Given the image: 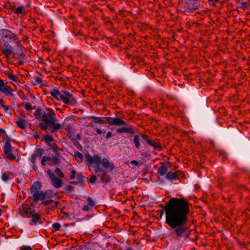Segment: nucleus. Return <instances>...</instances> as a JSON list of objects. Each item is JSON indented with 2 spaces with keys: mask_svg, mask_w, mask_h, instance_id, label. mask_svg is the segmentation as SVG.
I'll use <instances>...</instances> for the list:
<instances>
[{
  "mask_svg": "<svg viewBox=\"0 0 250 250\" xmlns=\"http://www.w3.org/2000/svg\"><path fill=\"white\" fill-rule=\"evenodd\" d=\"M60 100L62 101L64 104H70L74 100V98L71 94L66 91H62Z\"/></svg>",
  "mask_w": 250,
  "mask_h": 250,
  "instance_id": "obj_8",
  "label": "nucleus"
},
{
  "mask_svg": "<svg viewBox=\"0 0 250 250\" xmlns=\"http://www.w3.org/2000/svg\"><path fill=\"white\" fill-rule=\"evenodd\" d=\"M3 102V100L0 99V104L1 105L2 104Z\"/></svg>",
  "mask_w": 250,
  "mask_h": 250,
  "instance_id": "obj_47",
  "label": "nucleus"
},
{
  "mask_svg": "<svg viewBox=\"0 0 250 250\" xmlns=\"http://www.w3.org/2000/svg\"><path fill=\"white\" fill-rule=\"evenodd\" d=\"M165 178L168 180H173L176 179V175L175 172H168L167 173Z\"/></svg>",
  "mask_w": 250,
  "mask_h": 250,
  "instance_id": "obj_18",
  "label": "nucleus"
},
{
  "mask_svg": "<svg viewBox=\"0 0 250 250\" xmlns=\"http://www.w3.org/2000/svg\"><path fill=\"white\" fill-rule=\"evenodd\" d=\"M0 38L5 42H14V47H19L21 46L20 41L17 39V36L10 31L6 29L0 30Z\"/></svg>",
  "mask_w": 250,
  "mask_h": 250,
  "instance_id": "obj_4",
  "label": "nucleus"
},
{
  "mask_svg": "<svg viewBox=\"0 0 250 250\" xmlns=\"http://www.w3.org/2000/svg\"><path fill=\"white\" fill-rule=\"evenodd\" d=\"M41 186L40 183L39 182H35L32 186V190H38V189Z\"/></svg>",
  "mask_w": 250,
  "mask_h": 250,
  "instance_id": "obj_25",
  "label": "nucleus"
},
{
  "mask_svg": "<svg viewBox=\"0 0 250 250\" xmlns=\"http://www.w3.org/2000/svg\"><path fill=\"white\" fill-rule=\"evenodd\" d=\"M1 179L3 182L6 183L9 180V177L5 174H3L1 176Z\"/></svg>",
  "mask_w": 250,
  "mask_h": 250,
  "instance_id": "obj_32",
  "label": "nucleus"
},
{
  "mask_svg": "<svg viewBox=\"0 0 250 250\" xmlns=\"http://www.w3.org/2000/svg\"><path fill=\"white\" fill-rule=\"evenodd\" d=\"M126 250H132L131 249L128 248V249H127Z\"/></svg>",
  "mask_w": 250,
  "mask_h": 250,
  "instance_id": "obj_48",
  "label": "nucleus"
},
{
  "mask_svg": "<svg viewBox=\"0 0 250 250\" xmlns=\"http://www.w3.org/2000/svg\"><path fill=\"white\" fill-rule=\"evenodd\" d=\"M96 131H97V133L99 134H101L103 133V131L101 129H99V128H98L96 130Z\"/></svg>",
  "mask_w": 250,
  "mask_h": 250,
  "instance_id": "obj_44",
  "label": "nucleus"
},
{
  "mask_svg": "<svg viewBox=\"0 0 250 250\" xmlns=\"http://www.w3.org/2000/svg\"><path fill=\"white\" fill-rule=\"evenodd\" d=\"M131 163L132 164H134V165H137L138 162H137V161H132L131 162Z\"/></svg>",
  "mask_w": 250,
  "mask_h": 250,
  "instance_id": "obj_45",
  "label": "nucleus"
},
{
  "mask_svg": "<svg viewBox=\"0 0 250 250\" xmlns=\"http://www.w3.org/2000/svg\"><path fill=\"white\" fill-rule=\"evenodd\" d=\"M208 1L211 2L213 4H215V3L218 2L219 0H208Z\"/></svg>",
  "mask_w": 250,
  "mask_h": 250,
  "instance_id": "obj_42",
  "label": "nucleus"
},
{
  "mask_svg": "<svg viewBox=\"0 0 250 250\" xmlns=\"http://www.w3.org/2000/svg\"><path fill=\"white\" fill-rule=\"evenodd\" d=\"M42 83V79L38 76L35 77L34 78L33 84L35 85H39Z\"/></svg>",
  "mask_w": 250,
  "mask_h": 250,
  "instance_id": "obj_23",
  "label": "nucleus"
},
{
  "mask_svg": "<svg viewBox=\"0 0 250 250\" xmlns=\"http://www.w3.org/2000/svg\"><path fill=\"white\" fill-rule=\"evenodd\" d=\"M39 126L42 129L46 130V131H49L50 132V128L49 127V125L48 124H44L42 123L39 124Z\"/></svg>",
  "mask_w": 250,
  "mask_h": 250,
  "instance_id": "obj_19",
  "label": "nucleus"
},
{
  "mask_svg": "<svg viewBox=\"0 0 250 250\" xmlns=\"http://www.w3.org/2000/svg\"><path fill=\"white\" fill-rule=\"evenodd\" d=\"M50 160V158L46 156H43L42 159V165L44 166L45 163Z\"/></svg>",
  "mask_w": 250,
  "mask_h": 250,
  "instance_id": "obj_28",
  "label": "nucleus"
},
{
  "mask_svg": "<svg viewBox=\"0 0 250 250\" xmlns=\"http://www.w3.org/2000/svg\"><path fill=\"white\" fill-rule=\"evenodd\" d=\"M147 142L149 145L153 146L154 147L157 148L159 146V145L157 143H152L151 141L149 140H147Z\"/></svg>",
  "mask_w": 250,
  "mask_h": 250,
  "instance_id": "obj_33",
  "label": "nucleus"
},
{
  "mask_svg": "<svg viewBox=\"0 0 250 250\" xmlns=\"http://www.w3.org/2000/svg\"><path fill=\"white\" fill-rule=\"evenodd\" d=\"M112 133L110 131H108L106 135V138L108 139L111 137Z\"/></svg>",
  "mask_w": 250,
  "mask_h": 250,
  "instance_id": "obj_39",
  "label": "nucleus"
},
{
  "mask_svg": "<svg viewBox=\"0 0 250 250\" xmlns=\"http://www.w3.org/2000/svg\"><path fill=\"white\" fill-rule=\"evenodd\" d=\"M23 9V7H22V6L18 7L16 9L15 12L17 14H21V13H22Z\"/></svg>",
  "mask_w": 250,
  "mask_h": 250,
  "instance_id": "obj_34",
  "label": "nucleus"
},
{
  "mask_svg": "<svg viewBox=\"0 0 250 250\" xmlns=\"http://www.w3.org/2000/svg\"><path fill=\"white\" fill-rule=\"evenodd\" d=\"M133 143L137 149L140 148V137L139 135H135L133 138Z\"/></svg>",
  "mask_w": 250,
  "mask_h": 250,
  "instance_id": "obj_17",
  "label": "nucleus"
},
{
  "mask_svg": "<svg viewBox=\"0 0 250 250\" xmlns=\"http://www.w3.org/2000/svg\"><path fill=\"white\" fill-rule=\"evenodd\" d=\"M3 45V48L2 49V52L4 55L7 57L8 55L12 52L13 47L11 45H10L6 42H4Z\"/></svg>",
  "mask_w": 250,
  "mask_h": 250,
  "instance_id": "obj_12",
  "label": "nucleus"
},
{
  "mask_svg": "<svg viewBox=\"0 0 250 250\" xmlns=\"http://www.w3.org/2000/svg\"><path fill=\"white\" fill-rule=\"evenodd\" d=\"M84 161L86 164L93 168L96 173L105 174L111 171L114 168V165L112 162H109L106 158L102 159L98 154H95L92 156L87 154L85 155Z\"/></svg>",
  "mask_w": 250,
  "mask_h": 250,
  "instance_id": "obj_2",
  "label": "nucleus"
},
{
  "mask_svg": "<svg viewBox=\"0 0 250 250\" xmlns=\"http://www.w3.org/2000/svg\"><path fill=\"white\" fill-rule=\"evenodd\" d=\"M41 149H37V153L32 155L30 158V161L33 164H34V163H35L36 158L38 155L39 156V157H41L42 155V153L41 152Z\"/></svg>",
  "mask_w": 250,
  "mask_h": 250,
  "instance_id": "obj_15",
  "label": "nucleus"
},
{
  "mask_svg": "<svg viewBox=\"0 0 250 250\" xmlns=\"http://www.w3.org/2000/svg\"><path fill=\"white\" fill-rule=\"evenodd\" d=\"M16 123L17 125L21 128L23 129L25 127L26 122L24 120L22 119H19L17 121Z\"/></svg>",
  "mask_w": 250,
  "mask_h": 250,
  "instance_id": "obj_16",
  "label": "nucleus"
},
{
  "mask_svg": "<svg viewBox=\"0 0 250 250\" xmlns=\"http://www.w3.org/2000/svg\"><path fill=\"white\" fill-rule=\"evenodd\" d=\"M108 121L110 125H126V123L120 118H109Z\"/></svg>",
  "mask_w": 250,
  "mask_h": 250,
  "instance_id": "obj_10",
  "label": "nucleus"
},
{
  "mask_svg": "<svg viewBox=\"0 0 250 250\" xmlns=\"http://www.w3.org/2000/svg\"><path fill=\"white\" fill-rule=\"evenodd\" d=\"M8 78L10 79L11 80L14 81L16 83H17V77L14 74H10L8 76Z\"/></svg>",
  "mask_w": 250,
  "mask_h": 250,
  "instance_id": "obj_30",
  "label": "nucleus"
},
{
  "mask_svg": "<svg viewBox=\"0 0 250 250\" xmlns=\"http://www.w3.org/2000/svg\"><path fill=\"white\" fill-rule=\"evenodd\" d=\"M238 6L240 8L246 10L248 8L247 3L243 1H239L238 2Z\"/></svg>",
  "mask_w": 250,
  "mask_h": 250,
  "instance_id": "obj_20",
  "label": "nucleus"
},
{
  "mask_svg": "<svg viewBox=\"0 0 250 250\" xmlns=\"http://www.w3.org/2000/svg\"><path fill=\"white\" fill-rule=\"evenodd\" d=\"M40 216L38 213H34L32 215V222L30 223L31 225H36L39 223V219Z\"/></svg>",
  "mask_w": 250,
  "mask_h": 250,
  "instance_id": "obj_14",
  "label": "nucleus"
},
{
  "mask_svg": "<svg viewBox=\"0 0 250 250\" xmlns=\"http://www.w3.org/2000/svg\"><path fill=\"white\" fill-rule=\"evenodd\" d=\"M13 91L10 86L7 85L6 83L0 79V92L6 96L13 97L14 96Z\"/></svg>",
  "mask_w": 250,
  "mask_h": 250,
  "instance_id": "obj_6",
  "label": "nucleus"
},
{
  "mask_svg": "<svg viewBox=\"0 0 250 250\" xmlns=\"http://www.w3.org/2000/svg\"><path fill=\"white\" fill-rule=\"evenodd\" d=\"M75 157H78V158H80V159H83V155L81 153L79 152H77L76 153H75Z\"/></svg>",
  "mask_w": 250,
  "mask_h": 250,
  "instance_id": "obj_36",
  "label": "nucleus"
},
{
  "mask_svg": "<svg viewBox=\"0 0 250 250\" xmlns=\"http://www.w3.org/2000/svg\"><path fill=\"white\" fill-rule=\"evenodd\" d=\"M87 205H88L91 208L93 207L95 205L94 202L90 198H88L87 199Z\"/></svg>",
  "mask_w": 250,
  "mask_h": 250,
  "instance_id": "obj_27",
  "label": "nucleus"
},
{
  "mask_svg": "<svg viewBox=\"0 0 250 250\" xmlns=\"http://www.w3.org/2000/svg\"><path fill=\"white\" fill-rule=\"evenodd\" d=\"M44 139H45L46 143L48 145H49V146L51 145L50 144L53 141V138L51 135H46L44 137Z\"/></svg>",
  "mask_w": 250,
  "mask_h": 250,
  "instance_id": "obj_22",
  "label": "nucleus"
},
{
  "mask_svg": "<svg viewBox=\"0 0 250 250\" xmlns=\"http://www.w3.org/2000/svg\"><path fill=\"white\" fill-rule=\"evenodd\" d=\"M23 105H24V106L25 107V108L27 110H31L32 109V103H30V102H25L23 104Z\"/></svg>",
  "mask_w": 250,
  "mask_h": 250,
  "instance_id": "obj_24",
  "label": "nucleus"
},
{
  "mask_svg": "<svg viewBox=\"0 0 250 250\" xmlns=\"http://www.w3.org/2000/svg\"><path fill=\"white\" fill-rule=\"evenodd\" d=\"M55 173L58 175L60 177H63V174L62 173L61 170L59 168H56L54 171Z\"/></svg>",
  "mask_w": 250,
  "mask_h": 250,
  "instance_id": "obj_26",
  "label": "nucleus"
},
{
  "mask_svg": "<svg viewBox=\"0 0 250 250\" xmlns=\"http://www.w3.org/2000/svg\"><path fill=\"white\" fill-rule=\"evenodd\" d=\"M21 250H32V249H31V247H25V248L21 249Z\"/></svg>",
  "mask_w": 250,
  "mask_h": 250,
  "instance_id": "obj_43",
  "label": "nucleus"
},
{
  "mask_svg": "<svg viewBox=\"0 0 250 250\" xmlns=\"http://www.w3.org/2000/svg\"><path fill=\"white\" fill-rule=\"evenodd\" d=\"M90 118H92V119H94V122L95 123H99V124L102 123V120L100 118L96 117L94 116H91Z\"/></svg>",
  "mask_w": 250,
  "mask_h": 250,
  "instance_id": "obj_31",
  "label": "nucleus"
},
{
  "mask_svg": "<svg viewBox=\"0 0 250 250\" xmlns=\"http://www.w3.org/2000/svg\"><path fill=\"white\" fill-rule=\"evenodd\" d=\"M97 180V177L96 176H94V175H93L91 177V178H90V179L89 180V181L90 183H94L95 182V181H96Z\"/></svg>",
  "mask_w": 250,
  "mask_h": 250,
  "instance_id": "obj_35",
  "label": "nucleus"
},
{
  "mask_svg": "<svg viewBox=\"0 0 250 250\" xmlns=\"http://www.w3.org/2000/svg\"><path fill=\"white\" fill-rule=\"evenodd\" d=\"M52 228L55 230H59L61 228V225L58 223H54L52 225Z\"/></svg>",
  "mask_w": 250,
  "mask_h": 250,
  "instance_id": "obj_29",
  "label": "nucleus"
},
{
  "mask_svg": "<svg viewBox=\"0 0 250 250\" xmlns=\"http://www.w3.org/2000/svg\"><path fill=\"white\" fill-rule=\"evenodd\" d=\"M33 197L35 200L44 201L45 200V195L42 191L35 190L33 191Z\"/></svg>",
  "mask_w": 250,
  "mask_h": 250,
  "instance_id": "obj_11",
  "label": "nucleus"
},
{
  "mask_svg": "<svg viewBox=\"0 0 250 250\" xmlns=\"http://www.w3.org/2000/svg\"><path fill=\"white\" fill-rule=\"evenodd\" d=\"M158 172L161 175H164L167 171L166 167H161L158 168Z\"/></svg>",
  "mask_w": 250,
  "mask_h": 250,
  "instance_id": "obj_21",
  "label": "nucleus"
},
{
  "mask_svg": "<svg viewBox=\"0 0 250 250\" xmlns=\"http://www.w3.org/2000/svg\"><path fill=\"white\" fill-rule=\"evenodd\" d=\"M61 94H62V91L60 92L57 89H53L50 92L51 95L58 100H60Z\"/></svg>",
  "mask_w": 250,
  "mask_h": 250,
  "instance_id": "obj_13",
  "label": "nucleus"
},
{
  "mask_svg": "<svg viewBox=\"0 0 250 250\" xmlns=\"http://www.w3.org/2000/svg\"><path fill=\"white\" fill-rule=\"evenodd\" d=\"M141 137L142 138V139L144 140H145V141H146V142H147V140H149L148 137L146 136L145 135H141Z\"/></svg>",
  "mask_w": 250,
  "mask_h": 250,
  "instance_id": "obj_40",
  "label": "nucleus"
},
{
  "mask_svg": "<svg viewBox=\"0 0 250 250\" xmlns=\"http://www.w3.org/2000/svg\"><path fill=\"white\" fill-rule=\"evenodd\" d=\"M55 114L49 110L42 115V120L44 123L48 124L51 132H54L61 127L60 124L55 123Z\"/></svg>",
  "mask_w": 250,
  "mask_h": 250,
  "instance_id": "obj_3",
  "label": "nucleus"
},
{
  "mask_svg": "<svg viewBox=\"0 0 250 250\" xmlns=\"http://www.w3.org/2000/svg\"><path fill=\"white\" fill-rule=\"evenodd\" d=\"M124 126L120 127L116 129L117 133H125L128 134L134 133V130L131 125H124Z\"/></svg>",
  "mask_w": 250,
  "mask_h": 250,
  "instance_id": "obj_9",
  "label": "nucleus"
},
{
  "mask_svg": "<svg viewBox=\"0 0 250 250\" xmlns=\"http://www.w3.org/2000/svg\"><path fill=\"white\" fill-rule=\"evenodd\" d=\"M1 210L0 209V216H1Z\"/></svg>",
  "mask_w": 250,
  "mask_h": 250,
  "instance_id": "obj_49",
  "label": "nucleus"
},
{
  "mask_svg": "<svg viewBox=\"0 0 250 250\" xmlns=\"http://www.w3.org/2000/svg\"><path fill=\"white\" fill-rule=\"evenodd\" d=\"M90 208L91 207H90L88 205H86L84 206V207L83 208V210H84L85 211H87L90 209Z\"/></svg>",
  "mask_w": 250,
  "mask_h": 250,
  "instance_id": "obj_38",
  "label": "nucleus"
},
{
  "mask_svg": "<svg viewBox=\"0 0 250 250\" xmlns=\"http://www.w3.org/2000/svg\"><path fill=\"white\" fill-rule=\"evenodd\" d=\"M46 173L49 176L51 180L53 186L55 188H60L62 187V181L58 178L55 177L54 174L52 173V171L50 169L46 170Z\"/></svg>",
  "mask_w": 250,
  "mask_h": 250,
  "instance_id": "obj_7",
  "label": "nucleus"
},
{
  "mask_svg": "<svg viewBox=\"0 0 250 250\" xmlns=\"http://www.w3.org/2000/svg\"><path fill=\"white\" fill-rule=\"evenodd\" d=\"M16 149L12 147L8 140L6 141L3 148L4 156L12 160L18 162L20 160V157L16 155Z\"/></svg>",
  "mask_w": 250,
  "mask_h": 250,
  "instance_id": "obj_5",
  "label": "nucleus"
},
{
  "mask_svg": "<svg viewBox=\"0 0 250 250\" xmlns=\"http://www.w3.org/2000/svg\"><path fill=\"white\" fill-rule=\"evenodd\" d=\"M166 222L178 236L188 237L189 231L186 226L189 207L180 199L171 198L165 208Z\"/></svg>",
  "mask_w": 250,
  "mask_h": 250,
  "instance_id": "obj_1",
  "label": "nucleus"
},
{
  "mask_svg": "<svg viewBox=\"0 0 250 250\" xmlns=\"http://www.w3.org/2000/svg\"><path fill=\"white\" fill-rule=\"evenodd\" d=\"M1 107L3 108L4 111H6L9 109V107L7 106L4 105L3 104L1 105Z\"/></svg>",
  "mask_w": 250,
  "mask_h": 250,
  "instance_id": "obj_41",
  "label": "nucleus"
},
{
  "mask_svg": "<svg viewBox=\"0 0 250 250\" xmlns=\"http://www.w3.org/2000/svg\"><path fill=\"white\" fill-rule=\"evenodd\" d=\"M79 176H80V180H81L82 181L83 179V177L80 174H79Z\"/></svg>",
  "mask_w": 250,
  "mask_h": 250,
  "instance_id": "obj_46",
  "label": "nucleus"
},
{
  "mask_svg": "<svg viewBox=\"0 0 250 250\" xmlns=\"http://www.w3.org/2000/svg\"><path fill=\"white\" fill-rule=\"evenodd\" d=\"M76 172L75 170H73L71 171V173L70 175V178L71 179H74L75 177Z\"/></svg>",
  "mask_w": 250,
  "mask_h": 250,
  "instance_id": "obj_37",
  "label": "nucleus"
}]
</instances>
